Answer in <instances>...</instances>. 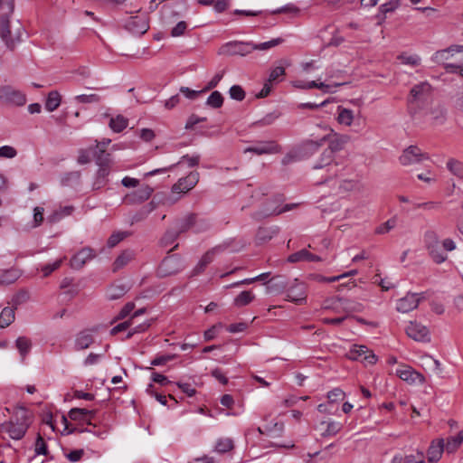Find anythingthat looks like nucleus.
Wrapping results in <instances>:
<instances>
[{
    "label": "nucleus",
    "instance_id": "1",
    "mask_svg": "<svg viewBox=\"0 0 463 463\" xmlns=\"http://www.w3.org/2000/svg\"><path fill=\"white\" fill-rule=\"evenodd\" d=\"M335 119L343 128L359 133L365 126L366 118L360 109H353L345 106H337Z\"/></svg>",
    "mask_w": 463,
    "mask_h": 463
},
{
    "label": "nucleus",
    "instance_id": "2",
    "mask_svg": "<svg viewBox=\"0 0 463 463\" xmlns=\"http://www.w3.org/2000/svg\"><path fill=\"white\" fill-rule=\"evenodd\" d=\"M31 413L24 408H17L13 418L2 424L1 429L6 432L11 439H22L30 424Z\"/></svg>",
    "mask_w": 463,
    "mask_h": 463
},
{
    "label": "nucleus",
    "instance_id": "3",
    "mask_svg": "<svg viewBox=\"0 0 463 463\" xmlns=\"http://www.w3.org/2000/svg\"><path fill=\"white\" fill-rule=\"evenodd\" d=\"M329 133L317 140H307L304 146L307 148L317 149L322 146L325 142H328V150L334 154L344 149L346 143L349 141V137L345 134L335 132L333 128H329Z\"/></svg>",
    "mask_w": 463,
    "mask_h": 463
},
{
    "label": "nucleus",
    "instance_id": "4",
    "mask_svg": "<svg viewBox=\"0 0 463 463\" xmlns=\"http://www.w3.org/2000/svg\"><path fill=\"white\" fill-rule=\"evenodd\" d=\"M432 95L431 85L423 81L416 84L410 91V99L408 100L410 106V113L414 114L417 109H424L430 102Z\"/></svg>",
    "mask_w": 463,
    "mask_h": 463
},
{
    "label": "nucleus",
    "instance_id": "5",
    "mask_svg": "<svg viewBox=\"0 0 463 463\" xmlns=\"http://www.w3.org/2000/svg\"><path fill=\"white\" fill-rule=\"evenodd\" d=\"M199 181V173L196 171L190 172L186 176L178 179L171 188L172 202H176L181 194L188 193L192 190Z\"/></svg>",
    "mask_w": 463,
    "mask_h": 463
},
{
    "label": "nucleus",
    "instance_id": "6",
    "mask_svg": "<svg viewBox=\"0 0 463 463\" xmlns=\"http://www.w3.org/2000/svg\"><path fill=\"white\" fill-rule=\"evenodd\" d=\"M0 37L7 48L13 50L22 41V27L12 28L7 19L0 21Z\"/></svg>",
    "mask_w": 463,
    "mask_h": 463
},
{
    "label": "nucleus",
    "instance_id": "7",
    "mask_svg": "<svg viewBox=\"0 0 463 463\" xmlns=\"http://www.w3.org/2000/svg\"><path fill=\"white\" fill-rule=\"evenodd\" d=\"M253 52L252 42L231 41L222 44L218 53L220 55L246 56Z\"/></svg>",
    "mask_w": 463,
    "mask_h": 463
},
{
    "label": "nucleus",
    "instance_id": "8",
    "mask_svg": "<svg viewBox=\"0 0 463 463\" xmlns=\"http://www.w3.org/2000/svg\"><path fill=\"white\" fill-rule=\"evenodd\" d=\"M125 28L134 34H144L149 28L146 14L138 12L128 16L124 21Z\"/></svg>",
    "mask_w": 463,
    "mask_h": 463
},
{
    "label": "nucleus",
    "instance_id": "9",
    "mask_svg": "<svg viewBox=\"0 0 463 463\" xmlns=\"http://www.w3.org/2000/svg\"><path fill=\"white\" fill-rule=\"evenodd\" d=\"M307 286L295 279L290 283L286 291V300L293 302L298 305H302L307 302Z\"/></svg>",
    "mask_w": 463,
    "mask_h": 463
},
{
    "label": "nucleus",
    "instance_id": "10",
    "mask_svg": "<svg viewBox=\"0 0 463 463\" xmlns=\"http://www.w3.org/2000/svg\"><path fill=\"white\" fill-rule=\"evenodd\" d=\"M328 182L332 185L337 186V193L339 194L360 193L364 188L362 179L358 176L329 180Z\"/></svg>",
    "mask_w": 463,
    "mask_h": 463
},
{
    "label": "nucleus",
    "instance_id": "11",
    "mask_svg": "<svg viewBox=\"0 0 463 463\" xmlns=\"http://www.w3.org/2000/svg\"><path fill=\"white\" fill-rule=\"evenodd\" d=\"M342 83L329 82L327 80L321 81L319 79L317 80H295L293 82V86L297 89L300 90H311V89H318L321 90L325 93H335L337 90V88L341 86Z\"/></svg>",
    "mask_w": 463,
    "mask_h": 463
},
{
    "label": "nucleus",
    "instance_id": "12",
    "mask_svg": "<svg viewBox=\"0 0 463 463\" xmlns=\"http://www.w3.org/2000/svg\"><path fill=\"white\" fill-rule=\"evenodd\" d=\"M407 336L417 342L428 343L430 341L429 328L418 321H410L407 325Z\"/></svg>",
    "mask_w": 463,
    "mask_h": 463
},
{
    "label": "nucleus",
    "instance_id": "13",
    "mask_svg": "<svg viewBox=\"0 0 463 463\" xmlns=\"http://www.w3.org/2000/svg\"><path fill=\"white\" fill-rule=\"evenodd\" d=\"M183 262L177 255L166 257L158 268V274L163 277L176 274L183 269Z\"/></svg>",
    "mask_w": 463,
    "mask_h": 463
},
{
    "label": "nucleus",
    "instance_id": "14",
    "mask_svg": "<svg viewBox=\"0 0 463 463\" xmlns=\"http://www.w3.org/2000/svg\"><path fill=\"white\" fill-rule=\"evenodd\" d=\"M153 191L148 184H139L137 190L128 193L124 196V201L129 204L141 203L149 199Z\"/></svg>",
    "mask_w": 463,
    "mask_h": 463
},
{
    "label": "nucleus",
    "instance_id": "15",
    "mask_svg": "<svg viewBox=\"0 0 463 463\" xmlns=\"http://www.w3.org/2000/svg\"><path fill=\"white\" fill-rule=\"evenodd\" d=\"M347 356L351 360H359L369 364H373L376 362V356L365 345H352Z\"/></svg>",
    "mask_w": 463,
    "mask_h": 463
},
{
    "label": "nucleus",
    "instance_id": "16",
    "mask_svg": "<svg viewBox=\"0 0 463 463\" xmlns=\"http://www.w3.org/2000/svg\"><path fill=\"white\" fill-rule=\"evenodd\" d=\"M96 162L99 165V170L97 172V181L94 184V186L96 188H99L102 185H104L106 182V178L109 175V167L111 164L110 155L106 154L105 156H97Z\"/></svg>",
    "mask_w": 463,
    "mask_h": 463
},
{
    "label": "nucleus",
    "instance_id": "17",
    "mask_svg": "<svg viewBox=\"0 0 463 463\" xmlns=\"http://www.w3.org/2000/svg\"><path fill=\"white\" fill-rule=\"evenodd\" d=\"M463 52V45H451L447 49L437 51L431 60L437 64L445 65L448 64L446 61L449 60L455 53Z\"/></svg>",
    "mask_w": 463,
    "mask_h": 463
},
{
    "label": "nucleus",
    "instance_id": "18",
    "mask_svg": "<svg viewBox=\"0 0 463 463\" xmlns=\"http://www.w3.org/2000/svg\"><path fill=\"white\" fill-rule=\"evenodd\" d=\"M199 160H200L199 156H190L186 155V156H184L181 157V159L177 162L176 165H182V164H186L188 167H193V166H195V165H198ZM175 166V165H172L169 167L157 168V169L152 170L150 172L146 173L145 174V177L153 176V175H156L157 174L165 173V172L173 169Z\"/></svg>",
    "mask_w": 463,
    "mask_h": 463
},
{
    "label": "nucleus",
    "instance_id": "19",
    "mask_svg": "<svg viewBox=\"0 0 463 463\" xmlns=\"http://www.w3.org/2000/svg\"><path fill=\"white\" fill-rule=\"evenodd\" d=\"M95 257L90 248H84L77 252L71 260V266L73 269H81L88 261Z\"/></svg>",
    "mask_w": 463,
    "mask_h": 463
},
{
    "label": "nucleus",
    "instance_id": "20",
    "mask_svg": "<svg viewBox=\"0 0 463 463\" xmlns=\"http://www.w3.org/2000/svg\"><path fill=\"white\" fill-rule=\"evenodd\" d=\"M2 92L6 100L15 106H24L27 101L26 95L24 92L11 87L2 88Z\"/></svg>",
    "mask_w": 463,
    "mask_h": 463
},
{
    "label": "nucleus",
    "instance_id": "21",
    "mask_svg": "<svg viewBox=\"0 0 463 463\" xmlns=\"http://www.w3.org/2000/svg\"><path fill=\"white\" fill-rule=\"evenodd\" d=\"M279 151V146L274 141L264 142L255 146L249 147L245 150V152H253L257 155L277 154Z\"/></svg>",
    "mask_w": 463,
    "mask_h": 463
},
{
    "label": "nucleus",
    "instance_id": "22",
    "mask_svg": "<svg viewBox=\"0 0 463 463\" xmlns=\"http://www.w3.org/2000/svg\"><path fill=\"white\" fill-rule=\"evenodd\" d=\"M95 414L94 411H89L86 409L73 408L69 411V418L71 420L79 422H86L91 424V419Z\"/></svg>",
    "mask_w": 463,
    "mask_h": 463
},
{
    "label": "nucleus",
    "instance_id": "23",
    "mask_svg": "<svg viewBox=\"0 0 463 463\" xmlns=\"http://www.w3.org/2000/svg\"><path fill=\"white\" fill-rule=\"evenodd\" d=\"M427 160H429L428 155L423 153L418 146H407V165L421 164Z\"/></svg>",
    "mask_w": 463,
    "mask_h": 463
},
{
    "label": "nucleus",
    "instance_id": "24",
    "mask_svg": "<svg viewBox=\"0 0 463 463\" xmlns=\"http://www.w3.org/2000/svg\"><path fill=\"white\" fill-rule=\"evenodd\" d=\"M444 451V441L439 439L437 442H432L428 449V458L430 463H437Z\"/></svg>",
    "mask_w": 463,
    "mask_h": 463
},
{
    "label": "nucleus",
    "instance_id": "25",
    "mask_svg": "<svg viewBox=\"0 0 463 463\" xmlns=\"http://www.w3.org/2000/svg\"><path fill=\"white\" fill-rule=\"evenodd\" d=\"M342 424L336 420H328L321 421L318 428L323 435L333 436L342 430Z\"/></svg>",
    "mask_w": 463,
    "mask_h": 463
},
{
    "label": "nucleus",
    "instance_id": "26",
    "mask_svg": "<svg viewBox=\"0 0 463 463\" xmlns=\"http://www.w3.org/2000/svg\"><path fill=\"white\" fill-rule=\"evenodd\" d=\"M93 343V337L87 331L80 332L75 338L74 347L76 350H84L89 348Z\"/></svg>",
    "mask_w": 463,
    "mask_h": 463
},
{
    "label": "nucleus",
    "instance_id": "27",
    "mask_svg": "<svg viewBox=\"0 0 463 463\" xmlns=\"http://www.w3.org/2000/svg\"><path fill=\"white\" fill-rule=\"evenodd\" d=\"M321 258L317 255L312 254L307 250H301L296 253L291 254L288 257V261L298 262V261H320Z\"/></svg>",
    "mask_w": 463,
    "mask_h": 463
},
{
    "label": "nucleus",
    "instance_id": "28",
    "mask_svg": "<svg viewBox=\"0 0 463 463\" xmlns=\"http://www.w3.org/2000/svg\"><path fill=\"white\" fill-rule=\"evenodd\" d=\"M343 304H349L348 299L344 298H328L324 301L322 305V308L325 310H331L334 313L340 314L342 313Z\"/></svg>",
    "mask_w": 463,
    "mask_h": 463
},
{
    "label": "nucleus",
    "instance_id": "29",
    "mask_svg": "<svg viewBox=\"0 0 463 463\" xmlns=\"http://www.w3.org/2000/svg\"><path fill=\"white\" fill-rule=\"evenodd\" d=\"M61 102V96L57 90H52L48 93L44 107L48 112L56 110Z\"/></svg>",
    "mask_w": 463,
    "mask_h": 463
},
{
    "label": "nucleus",
    "instance_id": "30",
    "mask_svg": "<svg viewBox=\"0 0 463 463\" xmlns=\"http://www.w3.org/2000/svg\"><path fill=\"white\" fill-rule=\"evenodd\" d=\"M427 298L425 292L411 293L407 292V311L416 309L421 301Z\"/></svg>",
    "mask_w": 463,
    "mask_h": 463
},
{
    "label": "nucleus",
    "instance_id": "31",
    "mask_svg": "<svg viewBox=\"0 0 463 463\" xmlns=\"http://www.w3.org/2000/svg\"><path fill=\"white\" fill-rule=\"evenodd\" d=\"M128 291L124 284H113L106 291V296L110 300H115L123 297Z\"/></svg>",
    "mask_w": 463,
    "mask_h": 463
},
{
    "label": "nucleus",
    "instance_id": "32",
    "mask_svg": "<svg viewBox=\"0 0 463 463\" xmlns=\"http://www.w3.org/2000/svg\"><path fill=\"white\" fill-rule=\"evenodd\" d=\"M255 299V295L250 290L241 291L234 299L233 305L237 307H245Z\"/></svg>",
    "mask_w": 463,
    "mask_h": 463
},
{
    "label": "nucleus",
    "instance_id": "33",
    "mask_svg": "<svg viewBox=\"0 0 463 463\" xmlns=\"http://www.w3.org/2000/svg\"><path fill=\"white\" fill-rule=\"evenodd\" d=\"M128 125V120L122 115H117L115 117H111L109 126V128L117 133L124 130Z\"/></svg>",
    "mask_w": 463,
    "mask_h": 463
},
{
    "label": "nucleus",
    "instance_id": "34",
    "mask_svg": "<svg viewBox=\"0 0 463 463\" xmlns=\"http://www.w3.org/2000/svg\"><path fill=\"white\" fill-rule=\"evenodd\" d=\"M21 273L16 269H10L0 273V284L8 285L17 280Z\"/></svg>",
    "mask_w": 463,
    "mask_h": 463
},
{
    "label": "nucleus",
    "instance_id": "35",
    "mask_svg": "<svg viewBox=\"0 0 463 463\" xmlns=\"http://www.w3.org/2000/svg\"><path fill=\"white\" fill-rule=\"evenodd\" d=\"M234 447L232 439L231 438H220L216 440L214 446V451L218 453H226L231 451Z\"/></svg>",
    "mask_w": 463,
    "mask_h": 463
},
{
    "label": "nucleus",
    "instance_id": "36",
    "mask_svg": "<svg viewBox=\"0 0 463 463\" xmlns=\"http://www.w3.org/2000/svg\"><path fill=\"white\" fill-rule=\"evenodd\" d=\"M446 109L442 104H437L430 109L432 119L436 124H443L446 119Z\"/></svg>",
    "mask_w": 463,
    "mask_h": 463
},
{
    "label": "nucleus",
    "instance_id": "37",
    "mask_svg": "<svg viewBox=\"0 0 463 463\" xmlns=\"http://www.w3.org/2000/svg\"><path fill=\"white\" fill-rule=\"evenodd\" d=\"M463 435L459 432L456 436L449 437L447 439L446 444H444V450L448 453L454 452L462 443Z\"/></svg>",
    "mask_w": 463,
    "mask_h": 463
},
{
    "label": "nucleus",
    "instance_id": "38",
    "mask_svg": "<svg viewBox=\"0 0 463 463\" xmlns=\"http://www.w3.org/2000/svg\"><path fill=\"white\" fill-rule=\"evenodd\" d=\"M14 320V309L13 307H5L0 314V327L5 328L11 325Z\"/></svg>",
    "mask_w": 463,
    "mask_h": 463
},
{
    "label": "nucleus",
    "instance_id": "39",
    "mask_svg": "<svg viewBox=\"0 0 463 463\" xmlns=\"http://www.w3.org/2000/svg\"><path fill=\"white\" fill-rule=\"evenodd\" d=\"M134 259V252L132 250L123 251L114 262V269H118L126 266Z\"/></svg>",
    "mask_w": 463,
    "mask_h": 463
},
{
    "label": "nucleus",
    "instance_id": "40",
    "mask_svg": "<svg viewBox=\"0 0 463 463\" xmlns=\"http://www.w3.org/2000/svg\"><path fill=\"white\" fill-rule=\"evenodd\" d=\"M15 345L20 353V355L24 359L25 355L30 352L32 344L27 337L20 336L16 339Z\"/></svg>",
    "mask_w": 463,
    "mask_h": 463
},
{
    "label": "nucleus",
    "instance_id": "41",
    "mask_svg": "<svg viewBox=\"0 0 463 463\" xmlns=\"http://www.w3.org/2000/svg\"><path fill=\"white\" fill-rule=\"evenodd\" d=\"M424 376L416 372L411 366L407 365V384L423 383Z\"/></svg>",
    "mask_w": 463,
    "mask_h": 463
},
{
    "label": "nucleus",
    "instance_id": "42",
    "mask_svg": "<svg viewBox=\"0 0 463 463\" xmlns=\"http://www.w3.org/2000/svg\"><path fill=\"white\" fill-rule=\"evenodd\" d=\"M283 40L281 38L272 39L270 41L261 43H252L253 51H266L270 48L276 47L282 43Z\"/></svg>",
    "mask_w": 463,
    "mask_h": 463
},
{
    "label": "nucleus",
    "instance_id": "43",
    "mask_svg": "<svg viewBox=\"0 0 463 463\" xmlns=\"http://www.w3.org/2000/svg\"><path fill=\"white\" fill-rule=\"evenodd\" d=\"M72 211L73 208L71 206H65L63 208H61L60 210L53 212V213L51 214L48 217V219L51 222H59L63 217L70 215L72 213Z\"/></svg>",
    "mask_w": 463,
    "mask_h": 463
},
{
    "label": "nucleus",
    "instance_id": "44",
    "mask_svg": "<svg viewBox=\"0 0 463 463\" xmlns=\"http://www.w3.org/2000/svg\"><path fill=\"white\" fill-rule=\"evenodd\" d=\"M179 14L174 10H172L168 6H164L162 11V19L165 24H172L174 23L178 17Z\"/></svg>",
    "mask_w": 463,
    "mask_h": 463
},
{
    "label": "nucleus",
    "instance_id": "45",
    "mask_svg": "<svg viewBox=\"0 0 463 463\" xmlns=\"http://www.w3.org/2000/svg\"><path fill=\"white\" fill-rule=\"evenodd\" d=\"M332 161H333V154L329 150H325L321 154L319 161L315 164L314 168H316V169L323 168L324 166L330 165V163Z\"/></svg>",
    "mask_w": 463,
    "mask_h": 463
},
{
    "label": "nucleus",
    "instance_id": "46",
    "mask_svg": "<svg viewBox=\"0 0 463 463\" xmlns=\"http://www.w3.org/2000/svg\"><path fill=\"white\" fill-rule=\"evenodd\" d=\"M207 105L213 108H220L223 103V98L219 91H213L207 99Z\"/></svg>",
    "mask_w": 463,
    "mask_h": 463
},
{
    "label": "nucleus",
    "instance_id": "47",
    "mask_svg": "<svg viewBox=\"0 0 463 463\" xmlns=\"http://www.w3.org/2000/svg\"><path fill=\"white\" fill-rule=\"evenodd\" d=\"M285 74V69L282 66H277L274 69L271 70L269 75V83H274L280 80V78L284 76Z\"/></svg>",
    "mask_w": 463,
    "mask_h": 463
},
{
    "label": "nucleus",
    "instance_id": "48",
    "mask_svg": "<svg viewBox=\"0 0 463 463\" xmlns=\"http://www.w3.org/2000/svg\"><path fill=\"white\" fill-rule=\"evenodd\" d=\"M449 171L458 177H463V165L455 160H449L447 164Z\"/></svg>",
    "mask_w": 463,
    "mask_h": 463
},
{
    "label": "nucleus",
    "instance_id": "49",
    "mask_svg": "<svg viewBox=\"0 0 463 463\" xmlns=\"http://www.w3.org/2000/svg\"><path fill=\"white\" fill-rule=\"evenodd\" d=\"M430 254L434 262L439 264L447 260V255L444 254L438 247H430Z\"/></svg>",
    "mask_w": 463,
    "mask_h": 463
},
{
    "label": "nucleus",
    "instance_id": "50",
    "mask_svg": "<svg viewBox=\"0 0 463 463\" xmlns=\"http://www.w3.org/2000/svg\"><path fill=\"white\" fill-rule=\"evenodd\" d=\"M345 396V392L339 388H335L327 392V399L330 402H337L339 401H343Z\"/></svg>",
    "mask_w": 463,
    "mask_h": 463
},
{
    "label": "nucleus",
    "instance_id": "51",
    "mask_svg": "<svg viewBox=\"0 0 463 463\" xmlns=\"http://www.w3.org/2000/svg\"><path fill=\"white\" fill-rule=\"evenodd\" d=\"M64 259L65 258H61L60 260H55L52 263L46 264V265L43 266L42 272H43V276L47 277L52 271L56 270L61 266V262L63 261Z\"/></svg>",
    "mask_w": 463,
    "mask_h": 463
},
{
    "label": "nucleus",
    "instance_id": "52",
    "mask_svg": "<svg viewBox=\"0 0 463 463\" xmlns=\"http://www.w3.org/2000/svg\"><path fill=\"white\" fill-rule=\"evenodd\" d=\"M222 250L221 247H215L208 250L202 258L201 260L206 263V265H209L213 261L216 255L219 254Z\"/></svg>",
    "mask_w": 463,
    "mask_h": 463
},
{
    "label": "nucleus",
    "instance_id": "53",
    "mask_svg": "<svg viewBox=\"0 0 463 463\" xmlns=\"http://www.w3.org/2000/svg\"><path fill=\"white\" fill-rule=\"evenodd\" d=\"M75 100L79 103H96L99 101V97L96 94H81L76 96Z\"/></svg>",
    "mask_w": 463,
    "mask_h": 463
},
{
    "label": "nucleus",
    "instance_id": "54",
    "mask_svg": "<svg viewBox=\"0 0 463 463\" xmlns=\"http://www.w3.org/2000/svg\"><path fill=\"white\" fill-rule=\"evenodd\" d=\"M110 142L111 140L109 138H104L102 141L97 142L95 146L96 150L93 152L94 156H105V150L107 146L110 144Z\"/></svg>",
    "mask_w": 463,
    "mask_h": 463
},
{
    "label": "nucleus",
    "instance_id": "55",
    "mask_svg": "<svg viewBox=\"0 0 463 463\" xmlns=\"http://www.w3.org/2000/svg\"><path fill=\"white\" fill-rule=\"evenodd\" d=\"M230 96L232 99L236 100H242L245 97V92L239 85H233L230 89Z\"/></svg>",
    "mask_w": 463,
    "mask_h": 463
},
{
    "label": "nucleus",
    "instance_id": "56",
    "mask_svg": "<svg viewBox=\"0 0 463 463\" xmlns=\"http://www.w3.org/2000/svg\"><path fill=\"white\" fill-rule=\"evenodd\" d=\"M187 29V24L184 21L178 22L175 26L171 30V36L179 37L182 36Z\"/></svg>",
    "mask_w": 463,
    "mask_h": 463
},
{
    "label": "nucleus",
    "instance_id": "57",
    "mask_svg": "<svg viewBox=\"0 0 463 463\" xmlns=\"http://www.w3.org/2000/svg\"><path fill=\"white\" fill-rule=\"evenodd\" d=\"M91 150H92V147L89 148V149H80L79 151V156H78V163L80 164V165H85V164H88L90 162L91 160Z\"/></svg>",
    "mask_w": 463,
    "mask_h": 463
},
{
    "label": "nucleus",
    "instance_id": "58",
    "mask_svg": "<svg viewBox=\"0 0 463 463\" xmlns=\"http://www.w3.org/2000/svg\"><path fill=\"white\" fill-rule=\"evenodd\" d=\"M126 237V233L122 232H114L108 240L109 247H115Z\"/></svg>",
    "mask_w": 463,
    "mask_h": 463
},
{
    "label": "nucleus",
    "instance_id": "59",
    "mask_svg": "<svg viewBox=\"0 0 463 463\" xmlns=\"http://www.w3.org/2000/svg\"><path fill=\"white\" fill-rule=\"evenodd\" d=\"M222 324H217V325L213 326L208 330H206L204 332V339H205V341H211L213 338H215L217 334H218V332H219V330L222 328Z\"/></svg>",
    "mask_w": 463,
    "mask_h": 463
},
{
    "label": "nucleus",
    "instance_id": "60",
    "mask_svg": "<svg viewBox=\"0 0 463 463\" xmlns=\"http://www.w3.org/2000/svg\"><path fill=\"white\" fill-rule=\"evenodd\" d=\"M16 150L10 146H3L0 147V156L5 158H14L16 156Z\"/></svg>",
    "mask_w": 463,
    "mask_h": 463
},
{
    "label": "nucleus",
    "instance_id": "61",
    "mask_svg": "<svg viewBox=\"0 0 463 463\" xmlns=\"http://www.w3.org/2000/svg\"><path fill=\"white\" fill-rule=\"evenodd\" d=\"M35 453L38 455H46L47 447L43 439L39 435L35 442Z\"/></svg>",
    "mask_w": 463,
    "mask_h": 463
},
{
    "label": "nucleus",
    "instance_id": "62",
    "mask_svg": "<svg viewBox=\"0 0 463 463\" xmlns=\"http://www.w3.org/2000/svg\"><path fill=\"white\" fill-rule=\"evenodd\" d=\"M43 207H35L33 209V226H39L43 221Z\"/></svg>",
    "mask_w": 463,
    "mask_h": 463
},
{
    "label": "nucleus",
    "instance_id": "63",
    "mask_svg": "<svg viewBox=\"0 0 463 463\" xmlns=\"http://www.w3.org/2000/svg\"><path fill=\"white\" fill-rule=\"evenodd\" d=\"M121 184L123 186L127 188H135L137 187L140 184V182L138 179L130 177V176H125L121 180Z\"/></svg>",
    "mask_w": 463,
    "mask_h": 463
},
{
    "label": "nucleus",
    "instance_id": "64",
    "mask_svg": "<svg viewBox=\"0 0 463 463\" xmlns=\"http://www.w3.org/2000/svg\"><path fill=\"white\" fill-rule=\"evenodd\" d=\"M407 463H425V457L421 452H417L416 455H409L407 456Z\"/></svg>",
    "mask_w": 463,
    "mask_h": 463
}]
</instances>
